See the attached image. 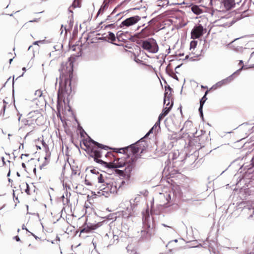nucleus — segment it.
<instances>
[{
	"instance_id": "nucleus-41",
	"label": "nucleus",
	"mask_w": 254,
	"mask_h": 254,
	"mask_svg": "<svg viewBox=\"0 0 254 254\" xmlns=\"http://www.w3.org/2000/svg\"><path fill=\"white\" fill-rule=\"evenodd\" d=\"M130 0H125V1H124V2H128L130 1Z\"/></svg>"
},
{
	"instance_id": "nucleus-29",
	"label": "nucleus",
	"mask_w": 254,
	"mask_h": 254,
	"mask_svg": "<svg viewBox=\"0 0 254 254\" xmlns=\"http://www.w3.org/2000/svg\"><path fill=\"white\" fill-rule=\"evenodd\" d=\"M171 199V196L170 195V194H167V196H166V200L169 201V200Z\"/></svg>"
},
{
	"instance_id": "nucleus-59",
	"label": "nucleus",
	"mask_w": 254,
	"mask_h": 254,
	"mask_svg": "<svg viewBox=\"0 0 254 254\" xmlns=\"http://www.w3.org/2000/svg\"><path fill=\"white\" fill-rule=\"evenodd\" d=\"M5 109V106L3 107V110H4Z\"/></svg>"
},
{
	"instance_id": "nucleus-34",
	"label": "nucleus",
	"mask_w": 254,
	"mask_h": 254,
	"mask_svg": "<svg viewBox=\"0 0 254 254\" xmlns=\"http://www.w3.org/2000/svg\"><path fill=\"white\" fill-rule=\"evenodd\" d=\"M252 164L254 166V156L253 157L252 159Z\"/></svg>"
},
{
	"instance_id": "nucleus-15",
	"label": "nucleus",
	"mask_w": 254,
	"mask_h": 254,
	"mask_svg": "<svg viewBox=\"0 0 254 254\" xmlns=\"http://www.w3.org/2000/svg\"><path fill=\"white\" fill-rule=\"evenodd\" d=\"M191 8L192 11L195 14L198 15L202 13V9L197 5H193Z\"/></svg>"
},
{
	"instance_id": "nucleus-6",
	"label": "nucleus",
	"mask_w": 254,
	"mask_h": 254,
	"mask_svg": "<svg viewBox=\"0 0 254 254\" xmlns=\"http://www.w3.org/2000/svg\"><path fill=\"white\" fill-rule=\"evenodd\" d=\"M232 17H220V18L216 21V25L224 27H230L233 23L236 22L239 19L233 18L231 19Z\"/></svg>"
},
{
	"instance_id": "nucleus-5",
	"label": "nucleus",
	"mask_w": 254,
	"mask_h": 254,
	"mask_svg": "<svg viewBox=\"0 0 254 254\" xmlns=\"http://www.w3.org/2000/svg\"><path fill=\"white\" fill-rule=\"evenodd\" d=\"M243 68V66H242L241 68L237 70L236 71H235L233 74H232L231 75L229 76V77L220 81L217 82L216 84L213 85L212 87H211V89H213L214 90H216L218 88H221L223 86H224L226 84H229L230 83L233 79V76L235 74H239V72L241 71Z\"/></svg>"
},
{
	"instance_id": "nucleus-60",
	"label": "nucleus",
	"mask_w": 254,
	"mask_h": 254,
	"mask_svg": "<svg viewBox=\"0 0 254 254\" xmlns=\"http://www.w3.org/2000/svg\"><path fill=\"white\" fill-rule=\"evenodd\" d=\"M253 67H254V65L253 66Z\"/></svg>"
},
{
	"instance_id": "nucleus-16",
	"label": "nucleus",
	"mask_w": 254,
	"mask_h": 254,
	"mask_svg": "<svg viewBox=\"0 0 254 254\" xmlns=\"http://www.w3.org/2000/svg\"><path fill=\"white\" fill-rule=\"evenodd\" d=\"M105 38H108V39L110 40L112 42L115 41L116 40V37L115 34L111 32H109L108 35H107L106 37H100L98 39L100 40H102Z\"/></svg>"
},
{
	"instance_id": "nucleus-3",
	"label": "nucleus",
	"mask_w": 254,
	"mask_h": 254,
	"mask_svg": "<svg viewBox=\"0 0 254 254\" xmlns=\"http://www.w3.org/2000/svg\"><path fill=\"white\" fill-rule=\"evenodd\" d=\"M98 182L100 184L99 186V190L97 192L98 196L108 197L110 194L116 193L118 190L117 182L113 178L103 179L102 175L98 177Z\"/></svg>"
},
{
	"instance_id": "nucleus-37",
	"label": "nucleus",
	"mask_w": 254,
	"mask_h": 254,
	"mask_svg": "<svg viewBox=\"0 0 254 254\" xmlns=\"http://www.w3.org/2000/svg\"><path fill=\"white\" fill-rule=\"evenodd\" d=\"M22 229H25L27 231L29 232V231L26 229L24 225L22 226Z\"/></svg>"
},
{
	"instance_id": "nucleus-58",
	"label": "nucleus",
	"mask_w": 254,
	"mask_h": 254,
	"mask_svg": "<svg viewBox=\"0 0 254 254\" xmlns=\"http://www.w3.org/2000/svg\"><path fill=\"white\" fill-rule=\"evenodd\" d=\"M17 174L18 176H19V174L18 173H17Z\"/></svg>"
},
{
	"instance_id": "nucleus-45",
	"label": "nucleus",
	"mask_w": 254,
	"mask_h": 254,
	"mask_svg": "<svg viewBox=\"0 0 254 254\" xmlns=\"http://www.w3.org/2000/svg\"><path fill=\"white\" fill-rule=\"evenodd\" d=\"M175 209H178V205H176L175 206Z\"/></svg>"
},
{
	"instance_id": "nucleus-44",
	"label": "nucleus",
	"mask_w": 254,
	"mask_h": 254,
	"mask_svg": "<svg viewBox=\"0 0 254 254\" xmlns=\"http://www.w3.org/2000/svg\"><path fill=\"white\" fill-rule=\"evenodd\" d=\"M21 115H20L19 117H18V121H19L20 120V119H21Z\"/></svg>"
},
{
	"instance_id": "nucleus-25",
	"label": "nucleus",
	"mask_w": 254,
	"mask_h": 254,
	"mask_svg": "<svg viewBox=\"0 0 254 254\" xmlns=\"http://www.w3.org/2000/svg\"><path fill=\"white\" fill-rule=\"evenodd\" d=\"M44 43V40L37 41L34 42L33 43V45H38L39 44H43Z\"/></svg>"
},
{
	"instance_id": "nucleus-1",
	"label": "nucleus",
	"mask_w": 254,
	"mask_h": 254,
	"mask_svg": "<svg viewBox=\"0 0 254 254\" xmlns=\"http://www.w3.org/2000/svg\"><path fill=\"white\" fill-rule=\"evenodd\" d=\"M84 145L87 147L88 152H90L91 156L94 158V160L100 164H104L106 166L109 168H122L124 166L127 165L126 164L124 158L115 159L113 162L107 163L98 158H101L103 151L101 149L108 150L109 147L107 146L100 144L91 138H89V140H86L84 142ZM131 170V167L127 164V167H126L125 171L126 173H129Z\"/></svg>"
},
{
	"instance_id": "nucleus-27",
	"label": "nucleus",
	"mask_w": 254,
	"mask_h": 254,
	"mask_svg": "<svg viewBox=\"0 0 254 254\" xmlns=\"http://www.w3.org/2000/svg\"><path fill=\"white\" fill-rule=\"evenodd\" d=\"M166 116V115H165L164 114H163V113L162 112L160 115L158 117V119L159 120H161L164 117H165Z\"/></svg>"
},
{
	"instance_id": "nucleus-17",
	"label": "nucleus",
	"mask_w": 254,
	"mask_h": 254,
	"mask_svg": "<svg viewBox=\"0 0 254 254\" xmlns=\"http://www.w3.org/2000/svg\"><path fill=\"white\" fill-rule=\"evenodd\" d=\"M128 148H129L131 149V150L133 154L137 153L139 151V149L137 145L136 144H131L129 147H128Z\"/></svg>"
},
{
	"instance_id": "nucleus-8",
	"label": "nucleus",
	"mask_w": 254,
	"mask_h": 254,
	"mask_svg": "<svg viewBox=\"0 0 254 254\" xmlns=\"http://www.w3.org/2000/svg\"><path fill=\"white\" fill-rule=\"evenodd\" d=\"M203 28L201 25L194 27L191 32V37L192 39L199 38L203 34Z\"/></svg>"
},
{
	"instance_id": "nucleus-47",
	"label": "nucleus",
	"mask_w": 254,
	"mask_h": 254,
	"mask_svg": "<svg viewBox=\"0 0 254 254\" xmlns=\"http://www.w3.org/2000/svg\"><path fill=\"white\" fill-rule=\"evenodd\" d=\"M22 70H23L24 71H26V68H25V67H23V68H22Z\"/></svg>"
},
{
	"instance_id": "nucleus-55",
	"label": "nucleus",
	"mask_w": 254,
	"mask_h": 254,
	"mask_svg": "<svg viewBox=\"0 0 254 254\" xmlns=\"http://www.w3.org/2000/svg\"><path fill=\"white\" fill-rule=\"evenodd\" d=\"M25 164L24 163H22V166H24Z\"/></svg>"
},
{
	"instance_id": "nucleus-36",
	"label": "nucleus",
	"mask_w": 254,
	"mask_h": 254,
	"mask_svg": "<svg viewBox=\"0 0 254 254\" xmlns=\"http://www.w3.org/2000/svg\"><path fill=\"white\" fill-rule=\"evenodd\" d=\"M1 160L2 161L3 164H4L5 163L4 158L3 157H1Z\"/></svg>"
},
{
	"instance_id": "nucleus-10",
	"label": "nucleus",
	"mask_w": 254,
	"mask_h": 254,
	"mask_svg": "<svg viewBox=\"0 0 254 254\" xmlns=\"http://www.w3.org/2000/svg\"><path fill=\"white\" fill-rule=\"evenodd\" d=\"M24 127H29L30 129H32L33 128H34L35 124V121H33V120H31V119H28V117L26 119H23L21 121Z\"/></svg>"
},
{
	"instance_id": "nucleus-39",
	"label": "nucleus",
	"mask_w": 254,
	"mask_h": 254,
	"mask_svg": "<svg viewBox=\"0 0 254 254\" xmlns=\"http://www.w3.org/2000/svg\"><path fill=\"white\" fill-rule=\"evenodd\" d=\"M135 61L137 63H140V62H141V61H140V60L139 59H137V60H135Z\"/></svg>"
},
{
	"instance_id": "nucleus-12",
	"label": "nucleus",
	"mask_w": 254,
	"mask_h": 254,
	"mask_svg": "<svg viewBox=\"0 0 254 254\" xmlns=\"http://www.w3.org/2000/svg\"><path fill=\"white\" fill-rule=\"evenodd\" d=\"M161 121V120H159V119H158V121L156 122L153 127L150 129L149 132L146 134L145 136H147L149 134L152 133L153 132L155 133L158 132L160 129V124Z\"/></svg>"
},
{
	"instance_id": "nucleus-54",
	"label": "nucleus",
	"mask_w": 254,
	"mask_h": 254,
	"mask_svg": "<svg viewBox=\"0 0 254 254\" xmlns=\"http://www.w3.org/2000/svg\"><path fill=\"white\" fill-rule=\"evenodd\" d=\"M254 54V52L251 54V56Z\"/></svg>"
},
{
	"instance_id": "nucleus-31",
	"label": "nucleus",
	"mask_w": 254,
	"mask_h": 254,
	"mask_svg": "<svg viewBox=\"0 0 254 254\" xmlns=\"http://www.w3.org/2000/svg\"><path fill=\"white\" fill-rule=\"evenodd\" d=\"M36 94L38 95L39 96H41L42 95L41 92L40 91H36Z\"/></svg>"
},
{
	"instance_id": "nucleus-22",
	"label": "nucleus",
	"mask_w": 254,
	"mask_h": 254,
	"mask_svg": "<svg viewBox=\"0 0 254 254\" xmlns=\"http://www.w3.org/2000/svg\"><path fill=\"white\" fill-rule=\"evenodd\" d=\"M208 91H206L204 95L202 97L201 99L200 100V105H203L205 101L207 100L206 95L208 93Z\"/></svg>"
},
{
	"instance_id": "nucleus-43",
	"label": "nucleus",
	"mask_w": 254,
	"mask_h": 254,
	"mask_svg": "<svg viewBox=\"0 0 254 254\" xmlns=\"http://www.w3.org/2000/svg\"><path fill=\"white\" fill-rule=\"evenodd\" d=\"M45 160H48V159H49V156H46V157H45Z\"/></svg>"
},
{
	"instance_id": "nucleus-11",
	"label": "nucleus",
	"mask_w": 254,
	"mask_h": 254,
	"mask_svg": "<svg viewBox=\"0 0 254 254\" xmlns=\"http://www.w3.org/2000/svg\"><path fill=\"white\" fill-rule=\"evenodd\" d=\"M139 19L136 17H129L122 22V24L126 26H129L136 23Z\"/></svg>"
},
{
	"instance_id": "nucleus-18",
	"label": "nucleus",
	"mask_w": 254,
	"mask_h": 254,
	"mask_svg": "<svg viewBox=\"0 0 254 254\" xmlns=\"http://www.w3.org/2000/svg\"><path fill=\"white\" fill-rule=\"evenodd\" d=\"M108 3H109V0H104L103 3L101 8L99 10L96 16H98L99 14H102L101 13V11L104 9L105 7L107 5Z\"/></svg>"
},
{
	"instance_id": "nucleus-4",
	"label": "nucleus",
	"mask_w": 254,
	"mask_h": 254,
	"mask_svg": "<svg viewBox=\"0 0 254 254\" xmlns=\"http://www.w3.org/2000/svg\"><path fill=\"white\" fill-rule=\"evenodd\" d=\"M142 48L150 53H156L158 51V46L156 40L153 39H149L143 41L142 43Z\"/></svg>"
},
{
	"instance_id": "nucleus-24",
	"label": "nucleus",
	"mask_w": 254,
	"mask_h": 254,
	"mask_svg": "<svg viewBox=\"0 0 254 254\" xmlns=\"http://www.w3.org/2000/svg\"><path fill=\"white\" fill-rule=\"evenodd\" d=\"M73 19L72 17H71L69 19V28H72V27L73 26Z\"/></svg>"
},
{
	"instance_id": "nucleus-32",
	"label": "nucleus",
	"mask_w": 254,
	"mask_h": 254,
	"mask_svg": "<svg viewBox=\"0 0 254 254\" xmlns=\"http://www.w3.org/2000/svg\"><path fill=\"white\" fill-rule=\"evenodd\" d=\"M14 239L16 240V241H20V239L18 237V236H15L14 237Z\"/></svg>"
},
{
	"instance_id": "nucleus-35",
	"label": "nucleus",
	"mask_w": 254,
	"mask_h": 254,
	"mask_svg": "<svg viewBox=\"0 0 254 254\" xmlns=\"http://www.w3.org/2000/svg\"><path fill=\"white\" fill-rule=\"evenodd\" d=\"M136 10V8H133V9H130L129 10H128L127 11H129L131 12V11H134V10Z\"/></svg>"
},
{
	"instance_id": "nucleus-52",
	"label": "nucleus",
	"mask_w": 254,
	"mask_h": 254,
	"mask_svg": "<svg viewBox=\"0 0 254 254\" xmlns=\"http://www.w3.org/2000/svg\"><path fill=\"white\" fill-rule=\"evenodd\" d=\"M69 11L70 12H71V13L72 12V11L70 10V9H69Z\"/></svg>"
},
{
	"instance_id": "nucleus-13",
	"label": "nucleus",
	"mask_w": 254,
	"mask_h": 254,
	"mask_svg": "<svg viewBox=\"0 0 254 254\" xmlns=\"http://www.w3.org/2000/svg\"><path fill=\"white\" fill-rule=\"evenodd\" d=\"M97 228V225L91 224V225H90L89 226L88 225L87 226V227H85V228L82 229L80 231V233H88L92 230H95Z\"/></svg>"
},
{
	"instance_id": "nucleus-9",
	"label": "nucleus",
	"mask_w": 254,
	"mask_h": 254,
	"mask_svg": "<svg viewBox=\"0 0 254 254\" xmlns=\"http://www.w3.org/2000/svg\"><path fill=\"white\" fill-rule=\"evenodd\" d=\"M28 119L35 121L36 125H39V120L43 118L42 116L38 111H34L29 113L28 115Z\"/></svg>"
},
{
	"instance_id": "nucleus-14",
	"label": "nucleus",
	"mask_w": 254,
	"mask_h": 254,
	"mask_svg": "<svg viewBox=\"0 0 254 254\" xmlns=\"http://www.w3.org/2000/svg\"><path fill=\"white\" fill-rule=\"evenodd\" d=\"M170 94H168L167 92H165L164 98V104L166 105V107L170 104Z\"/></svg>"
},
{
	"instance_id": "nucleus-33",
	"label": "nucleus",
	"mask_w": 254,
	"mask_h": 254,
	"mask_svg": "<svg viewBox=\"0 0 254 254\" xmlns=\"http://www.w3.org/2000/svg\"><path fill=\"white\" fill-rule=\"evenodd\" d=\"M85 184L87 185H91V183L89 182H88L87 180H85Z\"/></svg>"
},
{
	"instance_id": "nucleus-40",
	"label": "nucleus",
	"mask_w": 254,
	"mask_h": 254,
	"mask_svg": "<svg viewBox=\"0 0 254 254\" xmlns=\"http://www.w3.org/2000/svg\"><path fill=\"white\" fill-rule=\"evenodd\" d=\"M243 64V61H242V60L240 61V62H239V64Z\"/></svg>"
},
{
	"instance_id": "nucleus-53",
	"label": "nucleus",
	"mask_w": 254,
	"mask_h": 254,
	"mask_svg": "<svg viewBox=\"0 0 254 254\" xmlns=\"http://www.w3.org/2000/svg\"><path fill=\"white\" fill-rule=\"evenodd\" d=\"M253 2V3L254 4V0H251Z\"/></svg>"
},
{
	"instance_id": "nucleus-49",
	"label": "nucleus",
	"mask_w": 254,
	"mask_h": 254,
	"mask_svg": "<svg viewBox=\"0 0 254 254\" xmlns=\"http://www.w3.org/2000/svg\"><path fill=\"white\" fill-rule=\"evenodd\" d=\"M31 47H32V46H30L28 48V50H29Z\"/></svg>"
},
{
	"instance_id": "nucleus-19",
	"label": "nucleus",
	"mask_w": 254,
	"mask_h": 254,
	"mask_svg": "<svg viewBox=\"0 0 254 254\" xmlns=\"http://www.w3.org/2000/svg\"><path fill=\"white\" fill-rule=\"evenodd\" d=\"M197 44V42L196 41H192L190 42V50L192 53H193V51L196 47Z\"/></svg>"
},
{
	"instance_id": "nucleus-23",
	"label": "nucleus",
	"mask_w": 254,
	"mask_h": 254,
	"mask_svg": "<svg viewBox=\"0 0 254 254\" xmlns=\"http://www.w3.org/2000/svg\"><path fill=\"white\" fill-rule=\"evenodd\" d=\"M80 6V0H74L73 2L72 7L75 8Z\"/></svg>"
},
{
	"instance_id": "nucleus-7",
	"label": "nucleus",
	"mask_w": 254,
	"mask_h": 254,
	"mask_svg": "<svg viewBox=\"0 0 254 254\" xmlns=\"http://www.w3.org/2000/svg\"><path fill=\"white\" fill-rule=\"evenodd\" d=\"M137 198H135V199H131L129 200V201H125V202H122L120 204L121 207H122L123 208H124V206H126V211H127V216L126 217H128L131 214L134 207H135V204L134 201Z\"/></svg>"
},
{
	"instance_id": "nucleus-2",
	"label": "nucleus",
	"mask_w": 254,
	"mask_h": 254,
	"mask_svg": "<svg viewBox=\"0 0 254 254\" xmlns=\"http://www.w3.org/2000/svg\"><path fill=\"white\" fill-rule=\"evenodd\" d=\"M73 58H69L67 61L63 62L59 69L60 77L58 98H67L71 94V79L72 77Z\"/></svg>"
},
{
	"instance_id": "nucleus-61",
	"label": "nucleus",
	"mask_w": 254,
	"mask_h": 254,
	"mask_svg": "<svg viewBox=\"0 0 254 254\" xmlns=\"http://www.w3.org/2000/svg\"><path fill=\"white\" fill-rule=\"evenodd\" d=\"M253 67H254V65L253 66Z\"/></svg>"
},
{
	"instance_id": "nucleus-30",
	"label": "nucleus",
	"mask_w": 254,
	"mask_h": 254,
	"mask_svg": "<svg viewBox=\"0 0 254 254\" xmlns=\"http://www.w3.org/2000/svg\"><path fill=\"white\" fill-rule=\"evenodd\" d=\"M26 186H27V189H26L25 191L27 194H29V187H28V184H26Z\"/></svg>"
},
{
	"instance_id": "nucleus-21",
	"label": "nucleus",
	"mask_w": 254,
	"mask_h": 254,
	"mask_svg": "<svg viewBox=\"0 0 254 254\" xmlns=\"http://www.w3.org/2000/svg\"><path fill=\"white\" fill-rule=\"evenodd\" d=\"M127 251L129 254H137L135 250L133 249L131 245H128L127 247Z\"/></svg>"
},
{
	"instance_id": "nucleus-42",
	"label": "nucleus",
	"mask_w": 254,
	"mask_h": 254,
	"mask_svg": "<svg viewBox=\"0 0 254 254\" xmlns=\"http://www.w3.org/2000/svg\"><path fill=\"white\" fill-rule=\"evenodd\" d=\"M62 198H63V202L64 203V196L63 195V196H62Z\"/></svg>"
},
{
	"instance_id": "nucleus-28",
	"label": "nucleus",
	"mask_w": 254,
	"mask_h": 254,
	"mask_svg": "<svg viewBox=\"0 0 254 254\" xmlns=\"http://www.w3.org/2000/svg\"><path fill=\"white\" fill-rule=\"evenodd\" d=\"M109 236H114V235H113V234L112 233H109V234H106L104 237V239L106 240L107 239V238H108L109 237Z\"/></svg>"
},
{
	"instance_id": "nucleus-48",
	"label": "nucleus",
	"mask_w": 254,
	"mask_h": 254,
	"mask_svg": "<svg viewBox=\"0 0 254 254\" xmlns=\"http://www.w3.org/2000/svg\"><path fill=\"white\" fill-rule=\"evenodd\" d=\"M57 239L59 241H60V238H59V237H58V236L57 237Z\"/></svg>"
},
{
	"instance_id": "nucleus-56",
	"label": "nucleus",
	"mask_w": 254,
	"mask_h": 254,
	"mask_svg": "<svg viewBox=\"0 0 254 254\" xmlns=\"http://www.w3.org/2000/svg\"><path fill=\"white\" fill-rule=\"evenodd\" d=\"M64 29H65V31H66V29L65 27H64Z\"/></svg>"
},
{
	"instance_id": "nucleus-26",
	"label": "nucleus",
	"mask_w": 254,
	"mask_h": 254,
	"mask_svg": "<svg viewBox=\"0 0 254 254\" xmlns=\"http://www.w3.org/2000/svg\"><path fill=\"white\" fill-rule=\"evenodd\" d=\"M203 105H200V107L199 108V112L200 113V116L203 117V113H202V107Z\"/></svg>"
},
{
	"instance_id": "nucleus-20",
	"label": "nucleus",
	"mask_w": 254,
	"mask_h": 254,
	"mask_svg": "<svg viewBox=\"0 0 254 254\" xmlns=\"http://www.w3.org/2000/svg\"><path fill=\"white\" fill-rule=\"evenodd\" d=\"M172 106L173 103H172L169 107H166L165 108H164L162 112L163 113V114L166 116L171 110Z\"/></svg>"
},
{
	"instance_id": "nucleus-51",
	"label": "nucleus",
	"mask_w": 254,
	"mask_h": 254,
	"mask_svg": "<svg viewBox=\"0 0 254 254\" xmlns=\"http://www.w3.org/2000/svg\"><path fill=\"white\" fill-rule=\"evenodd\" d=\"M68 199L66 198V203H67V202H68Z\"/></svg>"
},
{
	"instance_id": "nucleus-50",
	"label": "nucleus",
	"mask_w": 254,
	"mask_h": 254,
	"mask_svg": "<svg viewBox=\"0 0 254 254\" xmlns=\"http://www.w3.org/2000/svg\"><path fill=\"white\" fill-rule=\"evenodd\" d=\"M10 175V171H9L8 174H7V176H9Z\"/></svg>"
},
{
	"instance_id": "nucleus-46",
	"label": "nucleus",
	"mask_w": 254,
	"mask_h": 254,
	"mask_svg": "<svg viewBox=\"0 0 254 254\" xmlns=\"http://www.w3.org/2000/svg\"><path fill=\"white\" fill-rule=\"evenodd\" d=\"M13 59H11L9 60V63L11 64L12 61Z\"/></svg>"
},
{
	"instance_id": "nucleus-38",
	"label": "nucleus",
	"mask_w": 254,
	"mask_h": 254,
	"mask_svg": "<svg viewBox=\"0 0 254 254\" xmlns=\"http://www.w3.org/2000/svg\"><path fill=\"white\" fill-rule=\"evenodd\" d=\"M31 235H32V236H34V237L36 239H37L38 238V237H37L36 236H35L34 234H33L32 233H31Z\"/></svg>"
},
{
	"instance_id": "nucleus-57",
	"label": "nucleus",
	"mask_w": 254,
	"mask_h": 254,
	"mask_svg": "<svg viewBox=\"0 0 254 254\" xmlns=\"http://www.w3.org/2000/svg\"><path fill=\"white\" fill-rule=\"evenodd\" d=\"M63 30H62V31H61V34H62V33H63Z\"/></svg>"
}]
</instances>
